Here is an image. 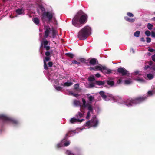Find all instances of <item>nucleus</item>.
Returning a JSON list of instances; mask_svg holds the SVG:
<instances>
[{
    "instance_id": "f257e3e1",
    "label": "nucleus",
    "mask_w": 155,
    "mask_h": 155,
    "mask_svg": "<svg viewBox=\"0 0 155 155\" xmlns=\"http://www.w3.org/2000/svg\"><path fill=\"white\" fill-rule=\"evenodd\" d=\"M88 16L82 11H79L73 18L72 24L77 27H80L86 23L88 20Z\"/></svg>"
},
{
    "instance_id": "f03ea898",
    "label": "nucleus",
    "mask_w": 155,
    "mask_h": 155,
    "mask_svg": "<svg viewBox=\"0 0 155 155\" xmlns=\"http://www.w3.org/2000/svg\"><path fill=\"white\" fill-rule=\"evenodd\" d=\"M148 97L147 95H144L142 96H139L134 99H127L125 103L127 106H132V104H137L144 101Z\"/></svg>"
},
{
    "instance_id": "7ed1b4c3",
    "label": "nucleus",
    "mask_w": 155,
    "mask_h": 155,
    "mask_svg": "<svg viewBox=\"0 0 155 155\" xmlns=\"http://www.w3.org/2000/svg\"><path fill=\"white\" fill-rule=\"evenodd\" d=\"M54 14L51 11H45L41 15L40 17L43 23H49L52 21Z\"/></svg>"
},
{
    "instance_id": "20e7f679",
    "label": "nucleus",
    "mask_w": 155,
    "mask_h": 155,
    "mask_svg": "<svg viewBox=\"0 0 155 155\" xmlns=\"http://www.w3.org/2000/svg\"><path fill=\"white\" fill-rule=\"evenodd\" d=\"M91 30L90 27L86 26L81 29L78 33V37L79 39L84 40L88 36L89 32Z\"/></svg>"
},
{
    "instance_id": "39448f33",
    "label": "nucleus",
    "mask_w": 155,
    "mask_h": 155,
    "mask_svg": "<svg viewBox=\"0 0 155 155\" xmlns=\"http://www.w3.org/2000/svg\"><path fill=\"white\" fill-rule=\"evenodd\" d=\"M95 70L100 71L104 74H109L112 73V70L109 69L105 66H102L101 65L96 66L94 67Z\"/></svg>"
},
{
    "instance_id": "423d86ee",
    "label": "nucleus",
    "mask_w": 155,
    "mask_h": 155,
    "mask_svg": "<svg viewBox=\"0 0 155 155\" xmlns=\"http://www.w3.org/2000/svg\"><path fill=\"white\" fill-rule=\"evenodd\" d=\"M98 121L95 117L93 118L90 120L87 121L85 124V126L87 127L88 128L91 127H96L98 124Z\"/></svg>"
},
{
    "instance_id": "0eeeda50",
    "label": "nucleus",
    "mask_w": 155,
    "mask_h": 155,
    "mask_svg": "<svg viewBox=\"0 0 155 155\" xmlns=\"http://www.w3.org/2000/svg\"><path fill=\"white\" fill-rule=\"evenodd\" d=\"M0 119L4 121H10L12 123L16 124L18 123V122L17 120L4 115H0Z\"/></svg>"
},
{
    "instance_id": "6e6552de",
    "label": "nucleus",
    "mask_w": 155,
    "mask_h": 155,
    "mask_svg": "<svg viewBox=\"0 0 155 155\" xmlns=\"http://www.w3.org/2000/svg\"><path fill=\"white\" fill-rule=\"evenodd\" d=\"M82 100L83 102V105L82 107L84 108L87 107V109L89 110L88 112H90L92 113H93L94 111L92 106L91 104L90 103L86 104V101L85 99L83 98H82Z\"/></svg>"
},
{
    "instance_id": "1a4fd4ad",
    "label": "nucleus",
    "mask_w": 155,
    "mask_h": 155,
    "mask_svg": "<svg viewBox=\"0 0 155 155\" xmlns=\"http://www.w3.org/2000/svg\"><path fill=\"white\" fill-rule=\"evenodd\" d=\"M117 71L120 74H121L122 76L126 75L127 76H129V74L128 71L123 67L119 68L117 69Z\"/></svg>"
},
{
    "instance_id": "9d476101",
    "label": "nucleus",
    "mask_w": 155,
    "mask_h": 155,
    "mask_svg": "<svg viewBox=\"0 0 155 155\" xmlns=\"http://www.w3.org/2000/svg\"><path fill=\"white\" fill-rule=\"evenodd\" d=\"M115 78L112 77H109L107 80H106V82L107 84L111 86H113L114 85V80Z\"/></svg>"
},
{
    "instance_id": "9b49d317",
    "label": "nucleus",
    "mask_w": 155,
    "mask_h": 155,
    "mask_svg": "<svg viewBox=\"0 0 155 155\" xmlns=\"http://www.w3.org/2000/svg\"><path fill=\"white\" fill-rule=\"evenodd\" d=\"M89 63L91 65H94L98 64V61L96 59L91 58L90 60Z\"/></svg>"
},
{
    "instance_id": "f8f14e48",
    "label": "nucleus",
    "mask_w": 155,
    "mask_h": 155,
    "mask_svg": "<svg viewBox=\"0 0 155 155\" xmlns=\"http://www.w3.org/2000/svg\"><path fill=\"white\" fill-rule=\"evenodd\" d=\"M50 30L51 29L49 27L46 28L44 36L45 38H47L49 36Z\"/></svg>"
},
{
    "instance_id": "ddd939ff",
    "label": "nucleus",
    "mask_w": 155,
    "mask_h": 155,
    "mask_svg": "<svg viewBox=\"0 0 155 155\" xmlns=\"http://www.w3.org/2000/svg\"><path fill=\"white\" fill-rule=\"evenodd\" d=\"M124 18L125 20L129 22L130 23H133L134 22L135 19L134 18H129L127 16H125L124 17Z\"/></svg>"
},
{
    "instance_id": "4468645a",
    "label": "nucleus",
    "mask_w": 155,
    "mask_h": 155,
    "mask_svg": "<svg viewBox=\"0 0 155 155\" xmlns=\"http://www.w3.org/2000/svg\"><path fill=\"white\" fill-rule=\"evenodd\" d=\"M99 94L104 100H106V99L107 97V96L105 94L104 91H101L99 92Z\"/></svg>"
},
{
    "instance_id": "2eb2a0df",
    "label": "nucleus",
    "mask_w": 155,
    "mask_h": 155,
    "mask_svg": "<svg viewBox=\"0 0 155 155\" xmlns=\"http://www.w3.org/2000/svg\"><path fill=\"white\" fill-rule=\"evenodd\" d=\"M80 111L83 112V113H81L80 112H78V114H76L75 115V117H79V118H81L83 117V116L84 115V112L81 109H80Z\"/></svg>"
},
{
    "instance_id": "dca6fc26",
    "label": "nucleus",
    "mask_w": 155,
    "mask_h": 155,
    "mask_svg": "<svg viewBox=\"0 0 155 155\" xmlns=\"http://www.w3.org/2000/svg\"><path fill=\"white\" fill-rule=\"evenodd\" d=\"M33 22L37 25H39L40 24V20L37 17L34 18L33 19Z\"/></svg>"
},
{
    "instance_id": "f3484780",
    "label": "nucleus",
    "mask_w": 155,
    "mask_h": 155,
    "mask_svg": "<svg viewBox=\"0 0 155 155\" xmlns=\"http://www.w3.org/2000/svg\"><path fill=\"white\" fill-rule=\"evenodd\" d=\"M24 11V10L22 8L18 9L16 10V13L18 15L22 14Z\"/></svg>"
},
{
    "instance_id": "a211bd4d",
    "label": "nucleus",
    "mask_w": 155,
    "mask_h": 155,
    "mask_svg": "<svg viewBox=\"0 0 155 155\" xmlns=\"http://www.w3.org/2000/svg\"><path fill=\"white\" fill-rule=\"evenodd\" d=\"M48 43L49 42L46 39H45L42 41V43L41 44V46L43 45V46H47Z\"/></svg>"
},
{
    "instance_id": "6ab92c4d",
    "label": "nucleus",
    "mask_w": 155,
    "mask_h": 155,
    "mask_svg": "<svg viewBox=\"0 0 155 155\" xmlns=\"http://www.w3.org/2000/svg\"><path fill=\"white\" fill-rule=\"evenodd\" d=\"M96 84L98 85H103L104 84L105 82L104 81H95Z\"/></svg>"
},
{
    "instance_id": "aec40b11",
    "label": "nucleus",
    "mask_w": 155,
    "mask_h": 155,
    "mask_svg": "<svg viewBox=\"0 0 155 155\" xmlns=\"http://www.w3.org/2000/svg\"><path fill=\"white\" fill-rule=\"evenodd\" d=\"M88 98L89 101V103L91 104V103H92V101L94 99V97L92 96H90Z\"/></svg>"
},
{
    "instance_id": "412c9836",
    "label": "nucleus",
    "mask_w": 155,
    "mask_h": 155,
    "mask_svg": "<svg viewBox=\"0 0 155 155\" xmlns=\"http://www.w3.org/2000/svg\"><path fill=\"white\" fill-rule=\"evenodd\" d=\"M88 80L89 81H93L95 80L94 77L93 75L89 77L88 78Z\"/></svg>"
},
{
    "instance_id": "4be33fe9",
    "label": "nucleus",
    "mask_w": 155,
    "mask_h": 155,
    "mask_svg": "<svg viewBox=\"0 0 155 155\" xmlns=\"http://www.w3.org/2000/svg\"><path fill=\"white\" fill-rule=\"evenodd\" d=\"M78 121V119L74 118H73L70 120V122L71 123L74 124Z\"/></svg>"
},
{
    "instance_id": "5701e85b",
    "label": "nucleus",
    "mask_w": 155,
    "mask_h": 155,
    "mask_svg": "<svg viewBox=\"0 0 155 155\" xmlns=\"http://www.w3.org/2000/svg\"><path fill=\"white\" fill-rule=\"evenodd\" d=\"M147 77L149 80H151L153 78L154 75L151 74L150 73L147 75Z\"/></svg>"
},
{
    "instance_id": "b1692460",
    "label": "nucleus",
    "mask_w": 155,
    "mask_h": 155,
    "mask_svg": "<svg viewBox=\"0 0 155 155\" xmlns=\"http://www.w3.org/2000/svg\"><path fill=\"white\" fill-rule=\"evenodd\" d=\"M132 83V81L130 80H126L124 81V84L126 85H128Z\"/></svg>"
},
{
    "instance_id": "393cba45",
    "label": "nucleus",
    "mask_w": 155,
    "mask_h": 155,
    "mask_svg": "<svg viewBox=\"0 0 155 155\" xmlns=\"http://www.w3.org/2000/svg\"><path fill=\"white\" fill-rule=\"evenodd\" d=\"M140 34V31H137L134 33V35L135 37H138L139 36Z\"/></svg>"
},
{
    "instance_id": "a878e982",
    "label": "nucleus",
    "mask_w": 155,
    "mask_h": 155,
    "mask_svg": "<svg viewBox=\"0 0 155 155\" xmlns=\"http://www.w3.org/2000/svg\"><path fill=\"white\" fill-rule=\"evenodd\" d=\"M65 55L67 56H68L71 58H73L74 57V55L73 54L71 53H66L65 54Z\"/></svg>"
},
{
    "instance_id": "bb28decb",
    "label": "nucleus",
    "mask_w": 155,
    "mask_h": 155,
    "mask_svg": "<svg viewBox=\"0 0 155 155\" xmlns=\"http://www.w3.org/2000/svg\"><path fill=\"white\" fill-rule=\"evenodd\" d=\"M147 26L148 29L151 30L152 29L153 25L151 24L148 23Z\"/></svg>"
},
{
    "instance_id": "cd10ccee",
    "label": "nucleus",
    "mask_w": 155,
    "mask_h": 155,
    "mask_svg": "<svg viewBox=\"0 0 155 155\" xmlns=\"http://www.w3.org/2000/svg\"><path fill=\"white\" fill-rule=\"evenodd\" d=\"M74 104L76 106H78L80 104V103L79 101L75 100L74 101Z\"/></svg>"
},
{
    "instance_id": "c85d7f7f",
    "label": "nucleus",
    "mask_w": 155,
    "mask_h": 155,
    "mask_svg": "<svg viewBox=\"0 0 155 155\" xmlns=\"http://www.w3.org/2000/svg\"><path fill=\"white\" fill-rule=\"evenodd\" d=\"M73 84V83L71 82H66L64 83V86H69Z\"/></svg>"
},
{
    "instance_id": "c756f323",
    "label": "nucleus",
    "mask_w": 155,
    "mask_h": 155,
    "mask_svg": "<svg viewBox=\"0 0 155 155\" xmlns=\"http://www.w3.org/2000/svg\"><path fill=\"white\" fill-rule=\"evenodd\" d=\"M66 154L68 155H75L71 151L68 150L66 151Z\"/></svg>"
},
{
    "instance_id": "7c9ffc66",
    "label": "nucleus",
    "mask_w": 155,
    "mask_h": 155,
    "mask_svg": "<svg viewBox=\"0 0 155 155\" xmlns=\"http://www.w3.org/2000/svg\"><path fill=\"white\" fill-rule=\"evenodd\" d=\"M44 68L45 70H47L48 69V68L47 65L46 63L44 61Z\"/></svg>"
},
{
    "instance_id": "2f4dec72",
    "label": "nucleus",
    "mask_w": 155,
    "mask_h": 155,
    "mask_svg": "<svg viewBox=\"0 0 155 155\" xmlns=\"http://www.w3.org/2000/svg\"><path fill=\"white\" fill-rule=\"evenodd\" d=\"M50 58L49 56H46L45 58L44 59V61H45V62H46V61H50Z\"/></svg>"
},
{
    "instance_id": "473e14b6",
    "label": "nucleus",
    "mask_w": 155,
    "mask_h": 155,
    "mask_svg": "<svg viewBox=\"0 0 155 155\" xmlns=\"http://www.w3.org/2000/svg\"><path fill=\"white\" fill-rule=\"evenodd\" d=\"M39 7L40 10L42 11H45V8L42 5H40L39 6Z\"/></svg>"
},
{
    "instance_id": "72a5a7b5",
    "label": "nucleus",
    "mask_w": 155,
    "mask_h": 155,
    "mask_svg": "<svg viewBox=\"0 0 155 155\" xmlns=\"http://www.w3.org/2000/svg\"><path fill=\"white\" fill-rule=\"evenodd\" d=\"M145 34L147 36H149L150 35V31L148 30H147L145 31Z\"/></svg>"
},
{
    "instance_id": "f704fd0d",
    "label": "nucleus",
    "mask_w": 155,
    "mask_h": 155,
    "mask_svg": "<svg viewBox=\"0 0 155 155\" xmlns=\"http://www.w3.org/2000/svg\"><path fill=\"white\" fill-rule=\"evenodd\" d=\"M79 84H75L74 85V89L76 90H78L79 87Z\"/></svg>"
},
{
    "instance_id": "c9c22d12",
    "label": "nucleus",
    "mask_w": 155,
    "mask_h": 155,
    "mask_svg": "<svg viewBox=\"0 0 155 155\" xmlns=\"http://www.w3.org/2000/svg\"><path fill=\"white\" fill-rule=\"evenodd\" d=\"M52 36L53 38H54L56 36V31L55 30L53 29L52 31Z\"/></svg>"
},
{
    "instance_id": "e433bc0d",
    "label": "nucleus",
    "mask_w": 155,
    "mask_h": 155,
    "mask_svg": "<svg viewBox=\"0 0 155 155\" xmlns=\"http://www.w3.org/2000/svg\"><path fill=\"white\" fill-rule=\"evenodd\" d=\"M72 63L73 64H78V65H79L80 64V62H78L76 60H73L72 61Z\"/></svg>"
},
{
    "instance_id": "4c0bfd02",
    "label": "nucleus",
    "mask_w": 155,
    "mask_h": 155,
    "mask_svg": "<svg viewBox=\"0 0 155 155\" xmlns=\"http://www.w3.org/2000/svg\"><path fill=\"white\" fill-rule=\"evenodd\" d=\"M127 15L130 17H133L134 15L131 13L128 12L127 13Z\"/></svg>"
},
{
    "instance_id": "58836bf2",
    "label": "nucleus",
    "mask_w": 155,
    "mask_h": 155,
    "mask_svg": "<svg viewBox=\"0 0 155 155\" xmlns=\"http://www.w3.org/2000/svg\"><path fill=\"white\" fill-rule=\"evenodd\" d=\"M44 48L47 51H48L50 48V46H43Z\"/></svg>"
},
{
    "instance_id": "ea45409f",
    "label": "nucleus",
    "mask_w": 155,
    "mask_h": 155,
    "mask_svg": "<svg viewBox=\"0 0 155 155\" xmlns=\"http://www.w3.org/2000/svg\"><path fill=\"white\" fill-rule=\"evenodd\" d=\"M80 61L82 63H86V60L84 58L80 59Z\"/></svg>"
},
{
    "instance_id": "a19ab883",
    "label": "nucleus",
    "mask_w": 155,
    "mask_h": 155,
    "mask_svg": "<svg viewBox=\"0 0 155 155\" xmlns=\"http://www.w3.org/2000/svg\"><path fill=\"white\" fill-rule=\"evenodd\" d=\"M122 77H121L118 80L117 82V84H120V83H121L122 81Z\"/></svg>"
},
{
    "instance_id": "79ce46f5",
    "label": "nucleus",
    "mask_w": 155,
    "mask_h": 155,
    "mask_svg": "<svg viewBox=\"0 0 155 155\" xmlns=\"http://www.w3.org/2000/svg\"><path fill=\"white\" fill-rule=\"evenodd\" d=\"M94 86L95 85H94V84L93 83H91L89 85V87L90 88H93L94 87Z\"/></svg>"
},
{
    "instance_id": "37998d69",
    "label": "nucleus",
    "mask_w": 155,
    "mask_h": 155,
    "mask_svg": "<svg viewBox=\"0 0 155 155\" xmlns=\"http://www.w3.org/2000/svg\"><path fill=\"white\" fill-rule=\"evenodd\" d=\"M153 91H149L147 92L148 95H149L150 96L152 95L153 94V93H152Z\"/></svg>"
},
{
    "instance_id": "c03bdc74",
    "label": "nucleus",
    "mask_w": 155,
    "mask_h": 155,
    "mask_svg": "<svg viewBox=\"0 0 155 155\" xmlns=\"http://www.w3.org/2000/svg\"><path fill=\"white\" fill-rule=\"evenodd\" d=\"M146 39V41L147 43H150L151 42V39L150 38L147 37Z\"/></svg>"
},
{
    "instance_id": "a18cd8bd",
    "label": "nucleus",
    "mask_w": 155,
    "mask_h": 155,
    "mask_svg": "<svg viewBox=\"0 0 155 155\" xmlns=\"http://www.w3.org/2000/svg\"><path fill=\"white\" fill-rule=\"evenodd\" d=\"M91 112H88L87 113V115L86 117V118L87 119H89L90 116V113Z\"/></svg>"
},
{
    "instance_id": "49530a36",
    "label": "nucleus",
    "mask_w": 155,
    "mask_h": 155,
    "mask_svg": "<svg viewBox=\"0 0 155 155\" xmlns=\"http://www.w3.org/2000/svg\"><path fill=\"white\" fill-rule=\"evenodd\" d=\"M55 89L58 91H60L62 88L60 86L56 87L55 88Z\"/></svg>"
},
{
    "instance_id": "de8ad7c7",
    "label": "nucleus",
    "mask_w": 155,
    "mask_h": 155,
    "mask_svg": "<svg viewBox=\"0 0 155 155\" xmlns=\"http://www.w3.org/2000/svg\"><path fill=\"white\" fill-rule=\"evenodd\" d=\"M140 72L139 71H136L134 72V74L135 75H141V74L140 73Z\"/></svg>"
},
{
    "instance_id": "09e8293b",
    "label": "nucleus",
    "mask_w": 155,
    "mask_h": 155,
    "mask_svg": "<svg viewBox=\"0 0 155 155\" xmlns=\"http://www.w3.org/2000/svg\"><path fill=\"white\" fill-rule=\"evenodd\" d=\"M48 65L49 67H51L53 65V62L51 61L49 62L48 64Z\"/></svg>"
},
{
    "instance_id": "8fccbe9b",
    "label": "nucleus",
    "mask_w": 155,
    "mask_h": 155,
    "mask_svg": "<svg viewBox=\"0 0 155 155\" xmlns=\"http://www.w3.org/2000/svg\"><path fill=\"white\" fill-rule=\"evenodd\" d=\"M70 144V142L69 141H67L64 144V145L65 146H67L69 145Z\"/></svg>"
},
{
    "instance_id": "3c124183",
    "label": "nucleus",
    "mask_w": 155,
    "mask_h": 155,
    "mask_svg": "<svg viewBox=\"0 0 155 155\" xmlns=\"http://www.w3.org/2000/svg\"><path fill=\"white\" fill-rule=\"evenodd\" d=\"M50 54V52L48 51H47L45 53V55L46 56H49Z\"/></svg>"
},
{
    "instance_id": "603ef678",
    "label": "nucleus",
    "mask_w": 155,
    "mask_h": 155,
    "mask_svg": "<svg viewBox=\"0 0 155 155\" xmlns=\"http://www.w3.org/2000/svg\"><path fill=\"white\" fill-rule=\"evenodd\" d=\"M71 94L72 95L74 96L75 97H77L79 96V95L78 94H74L73 93H71Z\"/></svg>"
},
{
    "instance_id": "864d4df0",
    "label": "nucleus",
    "mask_w": 155,
    "mask_h": 155,
    "mask_svg": "<svg viewBox=\"0 0 155 155\" xmlns=\"http://www.w3.org/2000/svg\"><path fill=\"white\" fill-rule=\"evenodd\" d=\"M72 131H69L68 133L66 134V137H65V138L66 139L67 138V137L68 136L69 134H71Z\"/></svg>"
},
{
    "instance_id": "5fc2aeb1",
    "label": "nucleus",
    "mask_w": 155,
    "mask_h": 155,
    "mask_svg": "<svg viewBox=\"0 0 155 155\" xmlns=\"http://www.w3.org/2000/svg\"><path fill=\"white\" fill-rule=\"evenodd\" d=\"M150 69L155 71V64L153 65L151 67H150Z\"/></svg>"
},
{
    "instance_id": "6e6d98bb",
    "label": "nucleus",
    "mask_w": 155,
    "mask_h": 155,
    "mask_svg": "<svg viewBox=\"0 0 155 155\" xmlns=\"http://www.w3.org/2000/svg\"><path fill=\"white\" fill-rule=\"evenodd\" d=\"M62 146V145L61 144L59 143L57 144L56 147L57 148H59L60 147H61Z\"/></svg>"
},
{
    "instance_id": "4d7b16f0",
    "label": "nucleus",
    "mask_w": 155,
    "mask_h": 155,
    "mask_svg": "<svg viewBox=\"0 0 155 155\" xmlns=\"http://www.w3.org/2000/svg\"><path fill=\"white\" fill-rule=\"evenodd\" d=\"M152 58L153 61L155 62V54L152 56Z\"/></svg>"
},
{
    "instance_id": "13d9d810",
    "label": "nucleus",
    "mask_w": 155,
    "mask_h": 155,
    "mask_svg": "<svg viewBox=\"0 0 155 155\" xmlns=\"http://www.w3.org/2000/svg\"><path fill=\"white\" fill-rule=\"evenodd\" d=\"M151 36L155 38V32L152 31L151 32Z\"/></svg>"
},
{
    "instance_id": "bf43d9fd",
    "label": "nucleus",
    "mask_w": 155,
    "mask_h": 155,
    "mask_svg": "<svg viewBox=\"0 0 155 155\" xmlns=\"http://www.w3.org/2000/svg\"><path fill=\"white\" fill-rule=\"evenodd\" d=\"M140 41L142 42H144L145 41V40H144V38L143 37H142V38H141Z\"/></svg>"
},
{
    "instance_id": "052dcab7",
    "label": "nucleus",
    "mask_w": 155,
    "mask_h": 155,
    "mask_svg": "<svg viewBox=\"0 0 155 155\" xmlns=\"http://www.w3.org/2000/svg\"><path fill=\"white\" fill-rule=\"evenodd\" d=\"M148 51L150 52H153L154 51V49L152 48H149L148 49Z\"/></svg>"
},
{
    "instance_id": "680f3d73",
    "label": "nucleus",
    "mask_w": 155,
    "mask_h": 155,
    "mask_svg": "<svg viewBox=\"0 0 155 155\" xmlns=\"http://www.w3.org/2000/svg\"><path fill=\"white\" fill-rule=\"evenodd\" d=\"M84 119H78V122H82L83 121H84Z\"/></svg>"
},
{
    "instance_id": "e2e57ef3",
    "label": "nucleus",
    "mask_w": 155,
    "mask_h": 155,
    "mask_svg": "<svg viewBox=\"0 0 155 155\" xmlns=\"http://www.w3.org/2000/svg\"><path fill=\"white\" fill-rule=\"evenodd\" d=\"M149 68H150V66L148 65H147L144 67V69L145 70H147Z\"/></svg>"
},
{
    "instance_id": "0e129e2a",
    "label": "nucleus",
    "mask_w": 155,
    "mask_h": 155,
    "mask_svg": "<svg viewBox=\"0 0 155 155\" xmlns=\"http://www.w3.org/2000/svg\"><path fill=\"white\" fill-rule=\"evenodd\" d=\"M95 76L97 78H99L101 76L100 74L99 73L96 74Z\"/></svg>"
},
{
    "instance_id": "69168bd1",
    "label": "nucleus",
    "mask_w": 155,
    "mask_h": 155,
    "mask_svg": "<svg viewBox=\"0 0 155 155\" xmlns=\"http://www.w3.org/2000/svg\"><path fill=\"white\" fill-rule=\"evenodd\" d=\"M90 69L91 70H93L95 71V68H94V67H90Z\"/></svg>"
},
{
    "instance_id": "338daca9",
    "label": "nucleus",
    "mask_w": 155,
    "mask_h": 155,
    "mask_svg": "<svg viewBox=\"0 0 155 155\" xmlns=\"http://www.w3.org/2000/svg\"><path fill=\"white\" fill-rule=\"evenodd\" d=\"M153 62L151 61H150L149 63V64L150 65H152V64H153Z\"/></svg>"
},
{
    "instance_id": "774afa93",
    "label": "nucleus",
    "mask_w": 155,
    "mask_h": 155,
    "mask_svg": "<svg viewBox=\"0 0 155 155\" xmlns=\"http://www.w3.org/2000/svg\"><path fill=\"white\" fill-rule=\"evenodd\" d=\"M138 80L141 82H143L144 81V80L143 79H139Z\"/></svg>"
}]
</instances>
